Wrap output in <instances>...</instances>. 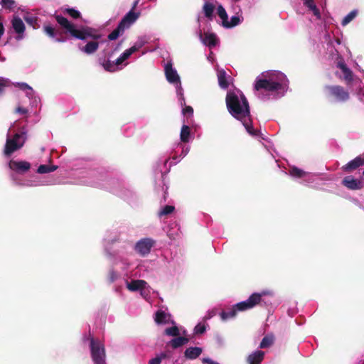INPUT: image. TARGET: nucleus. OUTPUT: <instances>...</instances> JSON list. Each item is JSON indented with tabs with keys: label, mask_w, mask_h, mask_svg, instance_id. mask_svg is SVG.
<instances>
[{
	"label": "nucleus",
	"mask_w": 364,
	"mask_h": 364,
	"mask_svg": "<svg viewBox=\"0 0 364 364\" xmlns=\"http://www.w3.org/2000/svg\"><path fill=\"white\" fill-rule=\"evenodd\" d=\"M91 357L95 364H105V350L103 345L99 341L90 338Z\"/></svg>",
	"instance_id": "39448f33"
},
{
	"label": "nucleus",
	"mask_w": 364,
	"mask_h": 364,
	"mask_svg": "<svg viewBox=\"0 0 364 364\" xmlns=\"http://www.w3.org/2000/svg\"><path fill=\"white\" fill-rule=\"evenodd\" d=\"M154 245L155 240L153 239L143 238L136 243L134 249L141 256L144 257L149 254Z\"/></svg>",
	"instance_id": "6e6552de"
},
{
	"label": "nucleus",
	"mask_w": 364,
	"mask_h": 364,
	"mask_svg": "<svg viewBox=\"0 0 364 364\" xmlns=\"http://www.w3.org/2000/svg\"><path fill=\"white\" fill-rule=\"evenodd\" d=\"M164 334L169 336L177 337L180 335V331L176 326H173L172 327L166 328L164 331Z\"/></svg>",
	"instance_id": "c9c22d12"
},
{
	"label": "nucleus",
	"mask_w": 364,
	"mask_h": 364,
	"mask_svg": "<svg viewBox=\"0 0 364 364\" xmlns=\"http://www.w3.org/2000/svg\"><path fill=\"white\" fill-rule=\"evenodd\" d=\"M43 30L46 35L54 39L56 42L63 43L66 41V38L63 36V32L54 28L50 24H44Z\"/></svg>",
	"instance_id": "1a4fd4ad"
},
{
	"label": "nucleus",
	"mask_w": 364,
	"mask_h": 364,
	"mask_svg": "<svg viewBox=\"0 0 364 364\" xmlns=\"http://www.w3.org/2000/svg\"><path fill=\"white\" fill-rule=\"evenodd\" d=\"M243 126L245 127L247 132L252 136H257L259 134V131L256 130L252 127V121L251 119V116L248 117H244L242 119H240Z\"/></svg>",
	"instance_id": "6ab92c4d"
},
{
	"label": "nucleus",
	"mask_w": 364,
	"mask_h": 364,
	"mask_svg": "<svg viewBox=\"0 0 364 364\" xmlns=\"http://www.w3.org/2000/svg\"><path fill=\"white\" fill-rule=\"evenodd\" d=\"M25 134L24 132H21L16 133L11 139L7 138L4 151L6 156H11L23 146L26 141Z\"/></svg>",
	"instance_id": "20e7f679"
},
{
	"label": "nucleus",
	"mask_w": 364,
	"mask_h": 364,
	"mask_svg": "<svg viewBox=\"0 0 364 364\" xmlns=\"http://www.w3.org/2000/svg\"><path fill=\"white\" fill-rule=\"evenodd\" d=\"M225 102L229 113L236 119L250 117V105L244 94L239 97L234 92H228Z\"/></svg>",
	"instance_id": "f03ea898"
},
{
	"label": "nucleus",
	"mask_w": 364,
	"mask_h": 364,
	"mask_svg": "<svg viewBox=\"0 0 364 364\" xmlns=\"http://www.w3.org/2000/svg\"><path fill=\"white\" fill-rule=\"evenodd\" d=\"M139 12H134L130 10L119 21V24L122 26L125 29L129 28V26L134 23L137 18L139 17Z\"/></svg>",
	"instance_id": "dca6fc26"
},
{
	"label": "nucleus",
	"mask_w": 364,
	"mask_h": 364,
	"mask_svg": "<svg viewBox=\"0 0 364 364\" xmlns=\"http://www.w3.org/2000/svg\"><path fill=\"white\" fill-rule=\"evenodd\" d=\"M64 13L68 14L70 17H72L73 18H75V19H77L81 17L80 12L73 8L66 9L64 11Z\"/></svg>",
	"instance_id": "58836bf2"
},
{
	"label": "nucleus",
	"mask_w": 364,
	"mask_h": 364,
	"mask_svg": "<svg viewBox=\"0 0 364 364\" xmlns=\"http://www.w3.org/2000/svg\"><path fill=\"white\" fill-rule=\"evenodd\" d=\"M203 363H207V364H215L217 362L213 360L212 359H210L209 358H205L203 359Z\"/></svg>",
	"instance_id": "3c124183"
},
{
	"label": "nucleus",
	"mask_w": 364,
	"mask_h": 364,
	"mask_svg": "<svg viewBox=\"0 0 364 364\" xmlns=\"http://www.w3.org/2000/svg\"><path fill=\"white\" fill-rule=\"evenodd\" d=\"M336 67L341 70L343 74V80L347 85L350 84L353 80V73L352 70L347 66L344 60L339 58L336 62Z\"/></svg>",
	"instance_id": "f8f14e48"
},
{
	"label": "nucleus",
	"mask_w": 364,
	"mask_h": 364,
	"mask_svg": "<svg viewBox=\"0 0 364 364\" xmlns=\"http://www.w3.org/2000/svg\"><path fill=\"white\" fill-rule=\"evenodd\" d=\"M342 185L349 190H360L363 187V183L361 179H356L353 176H348L343 178L341 182Z\"/></svg>",
	"instance_id": "9b49d317"
},
{
	"label": "nucleus",
	"mask_w": 364,
	"mask_h": 364,
	"mask_svg": "<svg viewBox=\"0 0 364 364\" xmlns=\"http://www.w3.org/2000/svg\"><path fill=\"white\" fill-rule=\"evenodd\" d=\"M174 206L167 205L162 208V210L159 212V216L167 215L172 213L174 211Z\"/></svg>",
	"instance_id": "ea45409f"
},
{
	"label": "nucleus",
	"mask_w": 364,
	"mask_h": 364,
	"mask_svg": "<svg viewBox=\"0 0 364 364\" xmlns=\"http://www.w3.org/2000/svg\"><path fill=\"white\" fill-rule=\"evenodd\" d=\"M165 75L167 80L171 83L180 82V77L175 69L172 67V63L168 62L164 68Z\"/></svg>",
	"instance_id": "4468645a"
},
{
	"label": "nucleus",
	"mask_w": 364,
	"mask_h": 364,
	"mask_svg": "<svg viewBox=\"0 0 364 364\" xmlns=\"http://www.w3.org/2000/svg\"><path fill=\"white\" fill-rule=\"evenodd\" d=\"M199 38L204 45L210 48L216 46L218 43L217 36L213 33H204V34H203L200 32Z\"/></svg>",
	"instance_id": "ddd939ff"
},
{
	"label": "nucleus",
	"mask_w": 364,
	"mask_h": 364,
	"mask_svg": "<svg viewBox=\"0 0 364 364\" xmlns=\"http://www.w3.org/2000/svg\"><path fill=\"white\" fill-rule=\"evenodd\" d=\"M363 175L364 176V171L363 172Z\"/></svg>",
	"instance_id": "4d7b16f0"
},
{
	"label": "nucleus",
	"mask_w": 364,
	"mask_h": 364,
	"mask_svg": "<svg viewBox=\"0 0 364 364\" xmlns=\"http://www.w3.org/2000/svg\"><path fill=\"white\" fill-rule=\"evenodd\" d=\"M183 113L184 114H191L192 115L193 113V109L192 107L191 106H186L183 109Z\"/></svg>",
	"instance_id": "49530a36"
},
{
	"label": "nucleus",
	"mask_w": 364,
	"mask_h": 364,
	"mask_svg": "<svg viewBox=\"0 0 364 364\" xmlns=\"http://www.w3.org/2000/svg\"><path fill=\"white\" fill-rule=\"evenodd\" d=\"M264 353L262 350H257L247 357V362L250 364H260L263 360Z\"/></svg>",
	"instance_id": "4be33fe9"
},
{
	"label": "nucleus",
	"mask_w": 364,
	"mask_h": 364,
	"mask_svg": "<svg viewBox=\"0 0 364 364\" xmlns=\"http://www.w3.org/2000/svg\"><path fill=\"white\" fill-rule=\"evenodd\" d=\"M143 45L144 44L142 43H136L130 48L124 50V53L116 60L115 65H121L124 60L128 59L132 54L140 49Z\"/></svg>",
	"instance_id": "a211bd4d"
},
{
	"label": "nucleus",
	"mask_w": 364,
	"mask_h": 364,
	"mask_svg": "<svg viewBox=\"0 0 364 364\" xmlns=\"http://www.w3.org/2000/svg\"><path fill=\"white\" fill-rule=\"evenodd\" d=\"M304 5L307 6L310 10L313 9V6H315L316 4L314 0H304Z\"/></svg>",
	"instance_id": "a18cd8bd"
},
{
	"label": "nucleus",
	"mask_w": 364,
	"mask_h": 364,
	"mask_svg": "<svg viewBox=\"0 0 364 364\" xmlns=\"http://www.w3.org/2000/svg\"><path fill=\"white\" fill-rule=\"evenodd\" d=\"M11 24L14 31L18 34L16 39H22L26 28L22 19L18 16H14L11 21Z\"/></svg>",
	"instance_id": "f3484780"
},
{
	"label": "nucleus",
	"mask_w": 364,
	"mask_h": 364,
	"mask_svg": "<svg viewBox=\"0 0 364 364\" xmlns=\"http://www.w3.org/2000/svg\"><path fill=\"white\" fill-rule=\"evenodd\" d=\"M125 31V28L119 23L117 28L114 29L107 36L109 41H114L119 38L120 35H122Z\"/></svg>",
	"instance_id": "a878e982"
},
{
	"label": "nucleus",
	"mask_w": 364,
	"mask_h": 364,
	"mask_svg": "<svg viewBox=\"0 0 364 364\" xmlns=\"http://www.w3.org/2000/svg\"><path fill=\"white\" fill-rule=\"evenodd\" d=\"M171 315L162 310H159L155 314L154 321L157 324H166L169 323Z\"/></svg>",
	"instance_id": "aec40b11"
},
{
	"label": "nucleus",
	"mask_w": 364,
	"mask_h": 364,
	"mask_svg": "<svg viewBox=\"0 0 364 364\" xmlns=\"http://www.w3.org/2000/svg\"><path fill=\"white\" fill-rule=\"evenodd\" d=\"M363 165H364V159L361 156H358L347 163L346 165L343 166L341 169L346 173H351Z\"/></svg>",
	"instance_id": "2eb2a0df"
},
{
	"label": "nucleus",
	"mask_w": 364,
	"mask_h": 364,
	"mask_svg": "<svg viewBox=\"0 0 364 364\" xmlns=\"http://www.w3.org/2000/svg\"><path fill=\"white\" fill-rule=\"evenodd\" d=\"M217 13L219 17L222 19V23L223 25L225 23H226V20L228 18L225 9L223 6L219 5L217 9Z\"/></svg>",
	"instance_id": "4c0bfd02"
},
{
	"label": "nucleus",
	"mask_w": 364,
	"mask_h": 364,
	"mask_svg": "<svg viewBox=\"0 0 364 364\" xmlns=\"http://www.w3.org/2000/svg\"><path fill=\"white\" fill-rule=\"evenodd\" d=\"M289 173L291 176L297 178H301L306 176V173L304 171L296 166L291 167L289 169Z\"/></svg>",
	"instance_id": "7c9ffc66"
},
{
	"label": "nucleus",
	"mask_w": 364,
	"mask_h": 364,
	"mask_svg": "<svg viewBox=\"0 0 364 364\" xmlns=\"http://www.w3.org/2000/svg\"><path fill=\"white\" fill-rule=\"evenodd\" d=\"M9 167L17 173L23 174L30 170L31 165L26 161L11 160Z\"/></svg>",
	"instance_id": "9d476101"
},
{
	"label": "nucleus",
	"mask_w": 364,
	"mask_h": 364,
	"mask_svg": "<svg viewBox=\"0 0 364 364\" xmlns=\"http://www.w3.org/2000/svg\"><path fill=\"white\" fill-rule=\"evenodd\" d=\"M218 84L223 89H227L229 86V83L226 78V73L224 70H220L218 74Z\"/></svg>",
	"instance_id": "bb28decb"
},
{
	"label": "nucleus",
	"mask_w": 364,
	"mask_h": 364,
	"mask_svg": "<svg viewBox=\"0 0 364 364\" xmlns=\"http://www.w3.org/2000/svg\"><path fill=\"white\" fill-rule=\"evenodd\" d=\"M202 353V348L199 347L188 348L184 352V356L190 360H193L200 356Z\"/></svg>",
	"instance_id": "412c9836"
},
{
	"label": "nucleus",
	"mask_w": 364,
	"mask_h": 364,
	"mask_svg": "<svg viewBox=\"0 0 364 364\" xmlns=\"http://www.w3.org/2000/svg\"><path fill=\"white\" fill-rule=\"evenodd\" d=\"M240 23V19L237 16H233L231 17L230 21L226 20V23L223 24L225 28H232L237 26Z\"/></svg>",
	"instance_id": "f704fd0d"
},
{
	"label": "nucleus",
	"mask_w": 364,
	"mask_h": 364,
	"mask_svg": "<svg viewBox=\"0 0 364 364\" xmlns=\"http://www.w3.org/2000/svg\"><path fill=\"white\" fill-rule=\"evenodd\" d=\"M215 364H220V363H216Z\"/></svg>",
	"instance_id": "13d9d810"
},
{
	"label": "nucleus",
	"mask_w": 364,
	"mask_h": 364,
	"mask_svg": "<svg viewBox=\"0 0 364 364\" xmlns=\"http://www.w3.org/2000/svg\"><path fill=\"white\" fill-rule=\"evenodd\" d=\"M0 4L5 9L13 11L17 6V4L14 0H1Z\"/></svg>",
	"instance_id": "473e14b6"
},
{
	"label": "nucleus",
	"mask_w": 364,
	"mask_h": 364,
	"mask_svg": "<svg viewBox=\"0 0 364 364\" xmlns=\"http://www.w3.org/2000/svg\"><path fill=\"white\" fill-rule=\"evenodd\" d=\"M282 83L279 81H274L273 77L269 79L257 78L255 82L254 88L257 91L264 90L268 92H274L282 89Z\"/></svg>",
	"instance_id": "423d86ee"
},
{
	"label": "nucleus",
	"mask_w": 364,
	"mask_h": 364,
	"mask_svg": "<svg viewBox=\"0 0 364 364\" xmlns=\"http://www.w3.org/2000/svg\"><path fill=\"white\" fill-rule=\"evenodd\" d=\"M206 328H205V326L204 325H201V324H198L195 328H194V331H195V333L196 334H203L205 333Z\"/></svg>",
	"instance_id": "37998d69"
},
{
	"label": "nucleus",
	"mask_w": 364,
	"mask_h": 364,
	"mask_svg": "<svg viewBox=\"0 0 364 364\" xmlns=\"http://www.w3.org/2000/svg\"><path fill=\"white\" fill-rule=\"evenodd\" d=\"M274 337L273 335H267L262 338V340L259 344V348H268L274 343Z\"/></svg>",
	"instance_id": "c756f323"
},
{
	"label": "nucleus",
	"mask_w": 364,
	"mask_h": 364,
	"mask_svg": "<svg viewBox=\"0 0 364 364\" xmlns=\"http://www.w3.org/2000/svg\"><path fill=\"white\" fill-rule=\"evenodd\" d=\"M191 131L190 127L187 125H183L181 130L180 139L182 142L187 143L189 141Z\"/></svg>",
	"instance_id": "cd10ccee"
},
{
	"label": "nucleus",
	"mask_w": 364,
	"mask_h": 364,
	"mask_svg": "<svg viewBox=\"0 0 364 364\" xmlns=\"http://www.w3.org/2000/svg\"><path fill=\"white\" fill-rule=\"evenodd\" d=\"M55 18L58 23L65 28L73 37L82 41L87 38L92 39L80 48L81 51L87 55H91L98 50L100 43L97 41L101 38L102 35L98 33L95 29L87 26L77 29L73 23L60 15H55Z\"/></svg>",
	"instance_id": "f257e3e1"
},
{
	"label": "nucleus",
	"mask_w": 364,
	"mask_h": 364,
	"mask_svg": "<svg viewBox=\"0 0 364 364\" xmlns=\"http://www.w3.org/2000/svg\"><path fill=\"white\" fill-rule=\"evenodd\" d=\"M118 278V274L115 271L111 269L108 273V280L110 283H113Z\"/></svg>",
	"instance_id": "79ce46f5"
},
{
	"label": "nucleus",
	"mask_w": 364,
	"mask_h": 364,
	"mask_svg": "<svg viewBox=\"0 0 364 364\" xmlns=\"http://www.w3.org/2000/svg\"><path fill=\"white\" fill-rule=\"evenodd\" d=\"M203 1H204V3H205V2L213 3V1H214L215 0H203Z\"/></svg>",
	"instance_id": "5fc2aeb1"
},
{
	"label": "nucleus",
	"mask_w": 364,
	"mask_h": 364,
	"mask_svg": "<svg viewBox=\"0 0 364 364\" xmlns=\"http://www.w3.org/2000/svg\"><path fill=\"white\" fill-rule=\"evenodd\" d=\"M15 86L19 87L21 90H32V88L25 82H18L15 85Z\"/></svg>",
	"instance_id": "c03bdc74"
},
{
	"label": "nucleus",
	"mask_w": 364,
	"mask_h": 364,
	"mask_svg": "<svg viewBox=\"0 0 364 364\" xmlns=\"http://www.w3.org/2000/svg\"><path fill=\"white\" fill-rule=\"evenodd\" d=\"M215 9V6L213 3L205 2L203 4V11L205 16L210 21L213 20Z\"/></svg>",
	"instance_id": "5701e85b"
},
{
	"label": "nucleus",
	"mask_w": 364,
	"mask_h": 364,
	"mask_svg": "<svg viewBox=\"0 0 364 364\" xmlns=\"http://www.w3.org/2000/svg\"><path fill=\"white\" fill-rule=\"evenodd\" d=\"M328 99L337 102H346L350 99V93L345 87L339 85H327L324 87Z\"/></svg>",
	"instance_id": "7ed1b4c3"
},
{
	"label": "nucleus",
	"mask_w": 364,
	"mask_h": 364,
	"mask_svg": "<svg viewBox=\"0 0 364 364\" xmlns=\"http://www.w3.org/2000/svg\"><path fill=\"white\" fill-rule=\"evenodd\" d=\"M57 168H58L57 166H54V165L50 166V165L43 164V165H40L38 166L37 172L38 173H41V174L53 172V171H55Z\"/></svg>",
	"instance_id": "2f4dec72"
},
{
	"label": "nucleus",
	"mask_w": 364,
	"mask_h": 364,
	"mask_svg": "<svg viewBox=\"0 0 364 364\" xmlns=\"http://www.w3.org/2000/svg\"><path fill=\"white\" fill-rule=\"evenodd\" d=\"M11 82L8 79L0 78V95L3 93L5 87L11 85Z\"/></svg>",
	"instance_id": "a19ab883"
},
{
	"label": "nucleus",
	"mask_w": 364,
	"mask_h": 364,
	"mask_svg": "<svg viewBox=\"0 0 364 364\" xmlns=\"http://www.w3.org/2000/svg\"><path fill=\"white\" fill-rule=\"evenodd\" d=\"M357 11L353 10L350 11L347 16H346L342 20L341 24L345 26L348 24L351 21H353L355 17L357 16Z\"/></svg>",
	"instance_id": "e433bc0d"
},
{
	"label": "nucleus",
	"mask_w": 364,
	"mask_h": 364,
	"mask_svg": "<svg viewBox=\"0 0 364 364\" xmlns=\"http://www.w3.org/2000/svg\"><path fill=\"white\" fill-rule=\"evenodd\" d=\"M100 64L102 65L104 69L109 72H114L116 70V67L118 65H115V63H112L110 60H103L102 62L100 61Z\"/></svg>",
	"instance_id": "72a5a7b5"
},
{
	"label": "nucleus",
	"mask_w": 364,
	"mask_h": 364,
	"mask_svg": "<svg viewBox=\"0 0 364 364\" xmlns=\"http://www.w3.org/2000/svg\"><path fill=\"white\" fill-rule=\"evenodd\" d=\"M189 341L188 338L183 336H177L175 338H173L170 342L169 344L173 348H178L182 346L186 345Z\"/></svg>",
	"instance_id": "393cba45"
},
{
	"label": "nucleus",
	"mask_w": 364,
	"mask_h": 364,
	"mask_svg": "<svg viewBox=\"0 0 364 364\" xmlns=\"http://www.w3.org/2000/svg\"><path fill=\"white\" fill-rule=\"evenodd\" d=\"M284 77V76L283 75V74L279 73V74H278V75H277V77L278 79H280V77Z\"/></svg>",
	"instance_id": "864d4df0"
},
{
	"label": "nucleus",
	"mask_w": 364,
	"mask_h": 364,
	"mask_svg": "<svg viewBox=\"0 0 364 364\" xmlns=\"http://www.w3.org/2000/svg\"><path fill=\"white\" fill-rule=\"evenodd\" d=\"M146 282L144 280H132L127 283V289L132 291L143 289Z\"/></svg>",
	"instance_id": "b1692460"
},
{
	"label": "nucleus",
	"mask_w": 364,
	"mask_h": 364,
	"mask_svg": "<svg viewBox=\"0 0 364 364\" xmlns=\"http://www.w3.org/2000/svg\"><path fill=\"white\" fill-rule=\"evenodd\" d=\"M264 292L262 293H253L246 300L239 302L235 305L237 311H243L254 308L259 304L262 301V296L265 295Z\"/></svg>",
	"instance_id": "0eeeda50"
},
{
	"label": "nucleus",
	"mask_w": 364,
	"mask_h": 364,
	"mask_svg": "<svg viewBox=\"0 0 364 364\" xmlns=\"http://www.w3.org/2000/svg\"><path fill=\"white\" fill-rule=\"evenodd\" d=\"M237 310L236 307L235 306H233V307L228 311H223L220 313V317H221L222 320L225 321L228 318L235 317L237 314Z\"/></svg>",
	"instance_id": "c85d7f7f"
},
{
	"label": "nucleus",
	"mask_w": 364,
	"mask_h": 364,
	"mask_svg": "<svg viewBox=\"0 0 364 364\" xmlns=\"http://www.w3.org/2000/svg\"><path fill=\"white\" fill-rule=\"evenodd\" d=\"M364 364V363H363Z\"/></svg>",
	"instance_id": "bf43d9fd"
},
{
	"label": "nucleus",
	"mask_w": 364,
	"mask_h": 364,
	"mask_svg": "<svg viewBox=\"0 0 364 364\" xmlns=\"http://www.w3.org/2000/svg\"><path fill=\"white\" fill-rule=\"evenodd\" d=\"M138 4H139V0H135L131 10H132L134 11V10L135 9V8L136 7Z\"/></svg>",
	"instance_id": "603ef678"
},
{
	"label": "nucleus",
	"mask_w": 364,
	"mask_h": 364,
	"mask_svg": "<svg viewBox=\"0 0 364 364\" xmlns=\"http://www.w3.org/2000/svg\"><path fill=\"white\" fill-rule=\"evenodd\" d=\"M161 359L159 357H156L149 360V364H161Z\"/></svg>",
	"instance_id": "09e8293b"
},
{
	"label": "nucleus",
	"mask_w": 364,
	"mask_h": 364,
	"mask_svg": "<svg viewBox=\"0 0 364 364\" xmlns=\"http://www.w3.org/2000/svg\"><path fill=\"white\" fill-rule=\"evenodd\" d=\"M16 112L21 114H25L28 112V109L21 107H18L16 108Z\"/></svg>",
	"instance_id": "8fccbe9b"
},
{
	"label": "nucleus",
	"mask_w": 364,
	"mask_h": 364,
	"mask_svg": "<svg viewBox=\"0 0 364 364\" xmlns=\"http://www.w3.org/2000/svg\"><path fill=\"white\" fill-rule=\"evenodd\" d=\"M313 11V14L318 19H320L321 18L319 9L317 8L316 6H313V9L311 10Z\"/></svg>",
	"instance_id": "de8ad7c7"
},
{
	"label": "nucleus",
	"mask_w": 364,
	"mask_h": 364,
	"mask_svg": "<svg viewBox=\"0 0 364 364\" xmlns=\"http://www.w3.org/2000/svg\"><path fill=\"white\" fill-rule=\"evenodd\" d=\"M0 23H3L1 22V16H0Z\"/></svg>",
	"instance_id": "6e6d98bb"
}]
</instances>
